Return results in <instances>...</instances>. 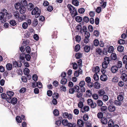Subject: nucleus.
I'll return each mask as SVG.
<instances>
[{"mask_svg":"<svg viewBox=\"0 0 127 127\" xmlns=\"http://www.w3.org/2000/svg\"><path fill=\"white\" fill-rule=\"evenodd\" d=\"M67 7L71 14V16L74 17L77 14V13L76 9L71 4H68Z\"/></svg>","mask_w":127,"mask_h":127,"instance_id":"f257e3e1","label":"nucleus"},{"mask_svg":"<svg viewBox=\"0 0 127 127\" xmlns=\"http://www.w3.org/2000/svg\"><path fill=\"white\" fill-rule=\"evenodd\" d=\"M40 11L39 10L37 7H35L32 10L31 13L32 15H35V17L37 18L40 15Z\"/></svg>","mask_w":127,"mask_h":127,"instance_id":"f03ea898","label":"nucleus"},{"mask_svg":"<svg viewBox=\"0 0 127 127\" xmlns=\"http://www.w3.org/2000/svg\"><path fill=\"white\" fill-rule=\"evenodd\" d=\"M62 116L63 118H67L69 120H72L73 117L72 114L70 113H68L66 112L63 113Z\"/></svg>","mask_w":127,"mask_h":127,"instance_id":"7ed1b4c3","label":"nucleus"},{"mask_svg":"<svg viewBox=\"0 0 127 127\" xmlns=\"http://www.w3.org/2000/svg\"><path fill=\"white\" fill-rule=\"evenodd\" d=\"M79 85L80 87L81 90L82 92H85V88L84 87L85 85V83L84 81L82 80L80 81Z\"/></svg>","mask_w":127,"mask_h":127,"instance_id":"20e7f679","label":"nucleus"},{"mask_svg":"<svg viewBox=\"0 0 127 127\" xmlns=\"http://www.w3.org/2000/svg\"><path fill=\"white\" fill-rule=\"evenodd\" d=\"M7 101L9 103H11L13 104H15L17 103V100L15 97H14L12 99L11 97H9V98L7 99Z\"/></svg>","mask_w":127,"mask_h":127,"instance_id":"39448f33","label":"nucleus"},{"mask_svg":"<svg viewBox=\"0 0 127 127\" xmlns=\"http://www.w3.org/2000/svg\"><path fill=\"white\" fill-rule=\"evenodd\" d=\"M87 102L88 104L90 105L92 108H94L96 107L95 103H94L92 99H88L87 100Z\"/></svg>","mask_w":127,"mask_h":127,"instance_id":"423d86ee","label":"nucleus"},{"mask_svg":"<svg viewBox=\"0 0 127 127\" xmlns=\"http://www.w3.org/2000/svg\"><path fill=\"white\" fill-rule=\"evenodd\" d=\"M2 10H1V12L0 13V20L2 23H4L5 22L6 19L4 17V12H2Z\"/></svg>","mask_w":127,"mask_h":127,"instance_id":"0eeeda50","label":"nucleus"},{"mask_svg":"<svg viewBox=\"0 0 127 127\" xmlns=\"http://www.w3.org/2000/svg\"><path fill=\"white\" fill-rule=\"evenodd\" d=\"M115 107L112 104L110 105L108 107V111L111 112H114L115 110Z\"/></svg>","mask_w":127,"mask_h":127,"instance_id":"6e6552de","label":"nucleus"},{"mask_svg":"<svg viewBox=\"0 0 127 127\" xmlns=\"http://www.w3.org/2000/svg\"><path fill=\"white\" fill-rule=\"evenodd\" d=\"M118 70V67L116 66H112L111 69V71L113 73H116L117 71Z\"/></svg>","mask_w":127,"mask_h":127,"instance_id":"1a4fd4ad","label":"nucleus"},{"mask_svg":"<svg viewBox=\"0 0 127 127\" xmlns=\"http://www.w3.org/2000/svg\"><path fill=\"white\" fill-rule=\"evenodd\" d=\"M77 125L79 127H82L84 126V123L81 120L79 119L77 121Z\"/></svg>","mask_w":127,"mask_h":127,"instance_id":"9d476101","label":"nucleus"},{"mask_svg":"<svg viewBox=\"0 0 127 127\" xmlns=\"http://www.w3.org/2000/svg\"><path fill=\"white\" fill-rule=\"evenodd\" d=\"M2 11L4 12V14H5L7 17H8V18H11V14L8 13L6 9H2Z\"/></svg>","mask_w":127,"mask_h":127,"instance_id":"9b49d317","label":"nucleus"},{"mask_svg":"<svg viewBox=\"0 0 127 127\" xmlns=\"http://www.w3.org/2000/svg\"><path fill=\"white\" fill-rule=\"evenodd\" d=\"M13 15L15 19L18 20L20 16L19 14L17 11H14L13 13Z\"/></svg>","mask_w":127,"mask_h":127,"instance_id":"f8f14e48","label":"nucleus"},{"mask_svg":"<svg viewBox=\"0 0 127 127\" xmlns=\"http://www.w3.org/2000/svg\"><path fill=\"white\" fill-rule=\"evenodd\" d=\"M100 79L102 81H105L107 80V78L106 75L103 74L101 75Z\"/></svg>","mask_w":127,"mask_h":127,"instance_id":"ddd939ff","label":"nucleus"},{"mask_svg":"<svg viewBox=\"0 0 127 127\" xmlns=\"http://www.w3.org/2000/svg\"><path fill=\"white\" fill-rule=\"evenodd\" d=\"M123 62L124 64H126L125 66V68L127 69V56L125 55L123 58Z\"/></svg>","mask_w":127,"mask_h":127,"instance_id":"4468645a","label":"nucleus"},{"mask_svg":"<svg viewBox=\"0 0 127 127\" xmlns=\"http://www.w3.org/2000/svg\"><path fill=\"white\" fill-rule=\"evenodd\" d=\"M101 122L103 124L106 125L107 124L108 121L106 118L103 117L101 118Z\"/></svg>","mask_w":127,"mask_h":127,"instance_id":"2eb2a0df","label":"nucleus"},{"mask_svg":"<svg viewBox=\"0 0 127 127\" xmlns=\"http://www.w3.org/2000/svg\"><path fill=\"white\" fill-rule=\"evenodd\" d=\"M121 78L124 81L126 82L127 81V76L126 73H123Z\"/></svg>","mask_w":127,"mask_h":127,"instance_id":"dca6fc26","label":"nucleus"},{"mask_svg":"<svg viewBox=\"0 0 127 127\" xmlns=\"http://www.w3.org/2000/svg\"><path fill=\"white\" fill-rule=\"evenodd\" d=\"M22 6L21 3L19 2L16 3L15 4V8L17 9H19Z\"/></svg>","mask_w":127,"mask_h":127,"instance_id":"f3484780","label":"nucleus"},{"mask_svg":"<svg viewBox=\"0 0 127 127\" xmlns=\"http://www.w3.org/2000/svg\"><path fill=\"white\" fill-rule=\"evenodd\" d=\"M19 11L22 14L24 13L26 11V8L24 6H22L19 9Z\"/></svg>","mask_w":127,"mask_h":127,"instance_id":"a211bd4d","label":"nucleus"},{"mask_svg":"<svg viewBox=\"0 0 127 127\" xmlns=\"http://www.w3.org/2000/svg\"><path fill=\"white\" fill-rule=\"evenodd\" d=\"M100 71V69L98 66H96L94 67L93 69V72H95V73H98Z\"/></svg>","mask_w":127,"mask_h":127,"instance_id":"6ab92c4d","label":"nucleus"},{"mask_svg":"<svg viewBox=\"0 0 127 127\" xmlns=\"http://www.w3.org/2000/svg\"><path fill=\"white\" fill-rule=\"evenodd\" d=\"M98 93L99 96H102L105 94V92L103 89H101L99 90Z\"/></svg>","mask_w":127,"mask_h":127,"instance_id":"aec40b11","label":"nucleus"},{"mask_svg":"<svg viewBox=\"0 0 127 127\" xmlns=\"http://www.w3.org/2000/svg\"><path fill=\"white\" fill-rule=\"evenodd\" d=\"M34 5L32 3H29L27 5V8L30 10H32L33 8Z\"/></svg>","mask_w":127,"mask_h":127,"instance_id":"412c9836","label":"nucleus"},{"mask_svg":"<svg viewBox=\"0 0 127 127\" xmlns=\"http://www.w3.org/2000/svg\"><path fill=\"white\" fill-rule=\"evenodd\" d=\"M6 68L8 70H11L12 68V65L10 63H8L6 64Z\"/></svg>","mask_w":127,"mask_h":127,"instance_id":"4be33fe9","label":"nucleus"},{"mask_svg":"<svg viewBox=\"0 0 127 127\" xmlns=\"http://www.w3.org/2000/svg\"><path fill=\"white\" fill-rule=\"evenodd\" d=\"M13 66L15 67H20L22 66L20 62L19 64H18V63L16 61L13 62Z\"/></svg>","mask_w":127,"mask_h":127,"instance_id":"5701e85b","label":"nucleus"},{"mask_svg":"<svg viewBox=\"0 0 127 127\" xmlns=\"http://www.w3.org/2000/svg\"><path fill=\"white\" fill-rule=\"evenodd\" d=\"M93 86L95 88L98 89L100 88V85L99 83L96 82L93 84Z\"/></svg>","mask_w":127,"mask_h":127,"instance_id":"b1692460","label":"nucleus"},{"mask_svg":"<svg viewBox=\"0 0 127 127\" xmlns=\"http://www.w3.org/2000/svg\"><path fill=\"white\" fill-rule=\"evenodd\" d=\"M75 20L76 21L78 22H81L82 20V18L79 16H77L76 17Z\"/></svg>","mask_w":127,"mask_h":127,"instance_id":"393cba45","label":"nucleus"},{"mask_svg":"<svg viewBox=\"0 0 127 127\" xmlns=\"http://www.w3.org/2000/svg\"><path fill=\"white\" fill-rule=\"evenodd\" d=\"M26 18V17L24 15L19 17L18 20L19 22H21L23 20H25Z\"/></svg>","mask_w":127,"mask_h":127,"instance_id":"a878e982","label":"nucleus"},{"mask_svg":"<svg viewBox=\"0 0 127 127\" xmlns=\"http://www.w3.org/2000/svg\"><path fill=\"white\" fill-rule=\"evenodd\" d=\"M72 3L74 5L78 6L79 4V2L78 0H72Z\"/></svg>","mask_w":127,"mask_h":127,"instance_id":"bb28decb","label":"nucleus"},{"mask_svg":"<svg viewBox=\"0 0 127 127\" xmlns=\"http://www.w3.org/2000/svg\"><path fill=\"white\" fill-rule=\"evenodd\" d=\"M20 59L21 62H23L25 60V55L24 53L21 54L20 56Z\"/></svg>","mask_w":127,"mask_h":127,"instance_id":"cd10ccee","label":"nucleus"},{"mask_svg":"<svg viewBox=\"0 0 127 127\" xmlns=\"http://www.w3.org/2000/svg\"><path fill=\"white\" fill-rule=\"evenodd\" d=\"M20 3L22 4V5L26 6L27 5V2L26 0H22Z\"/></svg>","mask_w":127,"mask_h":127,"instance_id":"c85d7f7f","label":"nucleus"},{"mask_svg":"<svg viewBox=\"0 0 127 127\" xmlns=\"http://www.w3.org/2000/svg\"><path fill=\"white\" fill-rule=\"evenodd\" d=\"M111 57L112 59L113 60H115L117 59V56L116 54L115 53H112L111 55Z\"/></svg>","mask_w":127,"mask_h":127,"instance_id":"c756f323","label":"nucleus"},{"mask_svg":"<svg viewBox=\"0 0 127 127\" xmlns=\"http://www.w3.org/2000/svg\"><path fill=\"white\" fill-rule=\"evenodd\" d=\"M114 125V123L112 120H110L108 122V125L109 127H113Z\"/></svg>","mask_w":127,"mask_h":127,"instance_id":"7c9ffc66","label":"nucleus"},{"mask_svg":"<svg viewBox=\"0 0 127 127\" xmlns=\"http://www.w3.org/2000/svg\"><path fill=\"white\" fill-rule=\"evenodd\" d=\"M84 50L85 52H88L90 50V47L88 46H86L84 47Z\"/></svg>","mask_w":127,"mask_h":127,"instance_id":"2f4dec72","label":"nucleus"},{"mask_svg":"<svg viewBox=\"0 0 127 127\" xmlns=\"http://www.w3.org/2000/svg\"><path fill=\"white\" fill-rule=\"evenodd\" d=\"M114 104L117 106H121L122 104V103L121 101L117 100H115L114 102Z\"/></svg>","mask_w":127,"mask_h":127,"instance_id":"473e14b6","label":"nucleus"},{"mask_svg":"<svg viewBox=\"0 0 127 127\" xmlns=\"http://www.w3.org/2000/svg\"><path fill=\"white\" fill-rule=\"evenodd\" d=\"M124 48L122 46H119L117 48L118 51L120 52H122L124 50Z\"/></svg>","mask_w":127,"mask_h":127,"instance_id":"72a5a7b5","label":"nucleus"},{"mask_svg":"<svg viewBox=\"0 0 127 127\" xmlns=\"http://www.w3.org/2000/svg\"><path fill=\"white\" fill-rule=\"evenodd\" d=\"M75 92H77L79 90V87L78 86L76 85L72 88Z\"/></svg>","mask_w":127,"mask_h":127,"instance_id":"f704fd0d","label":"nucleus"},{"mask_svg":"<svg viewBox=\"0 0 127 127\" xmlns=\"http://www.w3.org/2000/svg\"><path fill=\"white\" fill-rule=\"evenodd\" d=\"M109 61L110 60L108 57H106L104 58L103 62H105V63H106L109 64Z\"/></svg>","mask_w":127,"mask_h":127,"instance_id":"c9c22d12","label":"nucleus"},{"mask_svg":"<svg viewBox=\"0 0 127 127\" xmlns=\"http://www.w3.org/2000/svg\"><path fill=\"white\" fill-rule=\"evenodd\" d=\"M86 94L87 96L90 97L92 96V94L91 91L89 90H87L86 92Z\"/></svg>","mask_w":127,"mask_h":127,"instance_id":"e433bc0d","label":"nucleus"},{"mask_svg":"<svg viewBox=\"0 0 127 127\" xmlns=\"http://www.w3.org/2000/svg\"><path fill=\"white\" fill-rule=\"evenodd\" d=\"M67 81V79L65 78H63L62 79L61 81V83L63 85H65Z\"/></svg>","mask_w":127,"mask_h":127,"instance_id":"4c0bfd02","label":"nucleus"},{"mask_svg":"<svg viewBox=\"0 0 127 127\" xmlns=\"http://www.w3.org/2000/svg\"><path fill=\"white\" fill-rule=\"evenodd\" d=\"M96 103L99 106H102L103 104V102L102 101L99 100H98L97 101Z\"/></svg>","mask_w":127,"mask_h":127,"instance_id":"58836bf2","label":"nucleus"},{"mask_svg":"<svg viewBox=\"0 0 127 127\" xmlns=\"http://www.w3.org/2000/svg\"><path fill=\"white\" fill-rule=\"evenodd\" d=\"M97 116L98 118L99 119H101L103 117V113L101 112H99L97 114Z\"/></svg>","mask_w":127,"mask_h":127,"instance_id":"ea45409f","label":"nucleus"},{"mask_svg":"<svg viewBox=\"0 0 127 127\" xmlns=\"http://www.w3.org/2000/svg\"><path fill=\"white\" fill-rule=\"evenodd\" d=\"M82 92H79L77 93V97L78 98H81L83 94Z\"/></svg>","mask_w":127,"mask_h":127,"instance_id":"a19ab883","label":"nucleus"},{"mask_svg":"<svg viewBox=\"0 0 127 127\" xmlns=\"http://www.w3.org/2000/svg\"><path fill=\"white\" fill-rule=\"evenodd\" d=\"M7 94L10 97L14 95V93L13 92L9 91L7 92Z\"/></svg>","mask_w":127,"mask_h":127,"instance_id":"79ce46f5","label":"nucleus"},{"mask_svg":"<svg viewBox=\"0 0 127 127\" xmlns=\"http://www.w3.org/2000/svg\"><path fill=\"white\" fill-rule=\"evenodd\" d=\"M114 50V47L112 46H111L108 48V52L109 53H111L113 52Z\"/></svg>","mask_w":127,"mask_h":127,"instance_id":"37998d69","label":"nucleus"},{"mask_svg":"<svg viewBox=\"0 0 127 127\" xmlns=\"http://www.w3.org/2000/svg\"><path fill=\"white\" fill-rule=\"evenodd\" d=\"M112 81L114 83L117 82L118 81V77L116 76H114L112 78Z\"/></svg>","mask_w":127,"mask_h":127,"instance_id":"c03bdc74","label":"nucleus"},{"mask_svg":"<svg viewBox=\"0 0 127 127\" xmlns=\"http://www.w3.org/2000/svg\"><path fill=\"white\" fill-rule=\"evenodd\" d=\"M62 123L64 126H66L68 123V121L67 120L64 119L63 120Z\"/></svg>","mask_w":127,"mask_h":127,"instance_id":"a18cd8bd","label":"nucleus"},{"mask_svg":"<svg viewBox=\"0 0 127 127\" xmlns=\"http://www.w3.org/2000/svg\"><path fill=\"white\" fill-rule=\"evenodd\" d=\"M54 114L56 116H57L59 114V112L57 109L54 110L53 112Z\"/></svg>","mask_w":127,"mask_h":127,"instance_id":"49530a36","label":"nucleus"},{"mask_svg":"<svg viewBox=\"0 0 127 127\" xmlns=\"http://www.w3.org/2000/svg\"><path fill=\"white\" fill-rule=\"evenodd\" d=\"M108 64L106 63L103 62L102 64V67L104 69H106L107 68Z\"/></svg>","mask_w":127,"mask_h":127,"instance_id":"de8ad7c7","label":"nucleus"},{"mask_svg":"<svg viewBox=\"0 0 127 127\" xmlns=\"http://www.w3.org/2000/svg\"><path fill=\"white\" fill-rule=\"evenodd\" d=\"M30 72L29 69L27 68H25L24 70V72L25 75H27Z\"/></svg>","mask_w":127,"mask_h":127,"instance_id":"09e8293b","label":"nucleus"},{"mask_svg":"<svg viewBox=\"0 0 127 127\" xmlns=\"http://www.w3.org/2000/svg\"><path fill=\"white\" fill-rule=\"evenodd\" d=\"M117 65L118 68H120L121 67L122 65V62L121 61L118 62L117 63Z\"/></svg>","mask_w":127,"mask_h":127,"instance_id":"8fccbe9b","label":"nucleus"},{"mask_svg":"<svg viewBox=\"0 0 127 127\" xmlns=\"http://www.w3.org/2000/svg\"><path fill=\"white\" fill-rule=\"evenodd\" d=\"M92 97L95 100L97 99L98 98V96L96 94H95L92 95Z\"/></svg>","mask_w":127,"mask_h":127,"instance_id":"3c124183","label":"nucleus"},{"mask_svg":"<svg viewBox=\"0 0 127 127\" xmlns=\"http://www.w3.org/2000/svg\"><path fill=\"white\" fill-rule=\"evenodd\" d=\"M108 99V96L105 95L103 96V99L104 101H107Z\"/></svg>","mask_w":127,"mask_h":127,"instance_id":"603ef678","label":"nucleus"},{"mask_svg":"<svg viewBox=\"0 0 127 127\" xmlns=\"http://www.w3.org/2000/svg\"><path fill=\"white\" fill-rule=\"evenodd\" d=\"M22 26L24 29H26L28 27V24L26 22H24Z\"/></svg>","mask_w":127,"mask_h":127,"instance_id":"864d4df0","label":"nucleus"},{"mask_svg":"<svg viewBox=\"0 0 127 127\" xmlns=\"http://www.w3.org/2000/svg\"><path fill=\"white\" fill-rule=\"evenodd\" d=\"M107 106H103L101 107V110L102 112L105 111L107 110Z\"/></svg>","mask_w":127,"mask_h":127,"instance_id":"5fc2aeb1","label":"nucleus"},{"mask_svg":"<svg viewBox=\"0 0 127 127\" xmlns=\"http://www.w3.org/2000/svg\"><path fill=\"white\" fill-rule=\"evenodd\" d=\"M16 120L18 123H21L22 122L21 118L19 116H17L16 118Z\"/></svg>","mask_w":127,"mask_h":127,"instance_id":"6e6d98bb","label":"nucleus"},{"mask_svg":"<svg viewBox=\"0 0 127 127\" xmlns=\"http://www.w3.org/2000/svg\"><path fill=\"white\" fill-rule=\"evenodd\" d=\"M80 48V46L79 44H77L75 47V50L76 51H78Z\"/></svg>","mask_w":127,"mask_h":127,"instance_id":"4d7b16f0","label":"nucleus"},{"mask_svg":"<svg viewBox=\"0 0 127 127\" xmlns=\"http://www.w3.org/2000/svg\"><path fill=\"white\" fill-rule=\"evenodd\" d=\"M94 78L95 81H97L99 79V77L96 73H95L94 75Z\"/></svg>","mask_w":127,"mask_h":127,"instance_id":"13d9d810","label":"nucleus"},{"mask_svg":"<svg viewBox=\"0 0 127 127\" xmlns=\"http://www.w3.org/2000/svg\"><path fill=\"white\" fill-rule=\"evenodd\" d=\"M118 100L120 101H122L123 99V96L122 95H119L117 97Z\"/></svg>","mask_w":127,"mask_h":127,"instance_id":"bf43d9fd","label":"nucleus"},{"mask_svg":"<svg viewBox=\"0 0 127 127\" xmlns=\"http://www.w3.org/2000/svg\"><path fill=\"white\" fill-rule=\"evenodd\" d=\"M76 41L78 42H79L81 40V37L80 36L77 35L75 37Z\"/></svg>","mask_w":127,"mask_h":127,"instance_id":"052dcab7","label":"nucleus"},{"mask_svg":"<svg viewBox=\"0 0 127 127\" xmlns=\"http://www.w3.org/2000/svg\"><path fill=\"white\" fill-rule=\"evenodd\" d=\"M118 43L120 44H124L125 43V40L122 39H120L118 41Z\"/></svg>","mask_w":127,"mask_h":127,"instance_id":"680f3d73","label":"nucleus"},{"mask_svg":"<svg viewBox=\"0 0 127 127\" xmlns=\"http://www.w3.org/2000/svg\"><path fill=\"white\" fill-rule=\"evenodd\" d=\"M10 24L12 26H14L16 24V23L14 20L11 21L10 22Z\"/></svg>","mask_w":127,"mask_h":127,"instance_id":"e2e57ef3","label":"nucleus"},{"mask_svg":"<svg viewBox=\"0 0 127 127\" xmlns=\"http://www.w3.org/2000/svg\"><path fill=\"white\" fill-rule=\"evenodd\" d=\"M86 82L87 83H89L91 81V78L89 77H86L85 79Z\"/></svg>","mask_w":127,"mask_h":127,"instance_id":"0e129e2a","label":"nucleus"},{"mask_svg":"<svg viewBox=\"0 0 127 127\" xmlns=\"http://www.w3.org/2000/svg\"><path fill=\"white\" fill-rule=\"evenodd\" d=\"M26 50L27 52L28 53H29L31 52V48L29 46H28L26 47Z\"/></svg>","mask_w":127,"mask_h":127,"instance_id":"69168bd1","label":"nucleus"},{"mask_svg":"<svg viewBox=\"0 0 127 127\" xmlns=\"http://www.w3.org/2000/svg\"><path fill=\"white\" fill-rule=\"evenodd\" d=\"M99 44V41L98 40L95 39L94 41V45L95 46H97Z\"/></svg>","mask_w":127,"mask_h":127,"instance_id":"338daca9","label":"nucleus"},{"mask_svg":"<svg viewBox=\"0 0 127 127\" xmlns=\"http://www.w3.org/2000/svg\"><path fill=\"white\" fill-rule=\"evenodd\" d=\"M25 58L26 60L28 61H29L31 59V56L29 54L26 55L25 56Z\"/></svg>","mask_w":127,"mask_h":127,"instance_id":"774afa93","label":"nucleus"}]
</instances>
